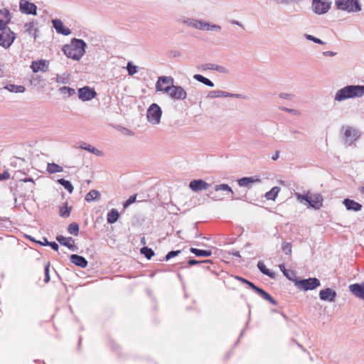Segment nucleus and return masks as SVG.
<instances>
[{"instance_id":"f257e3e1","label":"nucleus","mask_w":364,"mask_h":364,"mask_svg":"<svg viewBox=\"0 0 364 364\" xmlns=\"http://www.w3.org/2000/svg\"><path fill=\"white\" fill-rule=\"evenodd\" d=\"M86 46L87 44L83 40L73 38L70 43L63 47V51L68 58L79 60L85 55Z\"/></svg>"},{"instance_id":"f03ea898","label":"nucleus","mask_w":364,"mask_h":364,"mask_svg":"<svg viewBox=\"0 0 364 364\" xmlns=\"http://www.w3.org/2000/svg\"><path fill=\"white\" fill-rule=\"evenodd\" d=\"M363 95L364 85H347L336 92L334 99L341 102L350 98L360 97Z\"/></svg>"},{"instance_id":"7ed1b4c3","label":"nucleus","mask_w":364,"mask_h":364,"mask_svg":"<svg viewBox=\"0 0 364 364\" xmlns=\"http://www.w3.org/2000/svg\"><path fill=\"white\" fill-rule=\"evenodd\" d=\"M164 92L173 100H183L187 97V92L183 87L174 84L164 87Z\"/></svg>"},{"instance_id":"20e7f679","label":"nucleus","mask_w":364,"mask_h":364,"mask_svg":"<svg viewBox=\"0 0 364 364\" xmlns=\"http://www.w3.org/2000/svg\"><path fill=\"white\" fill-rule=\"evenodd\" d=\"M16 33L11 30L9 27H4L0 30V46L8 49L9 48L15 39Z\"/></svg>"},{"instance_id":"39448f33","label":"nucleus","mask_w":364,"mask_h":364,"mask_svg":"<svg viewBox=\"0 0 364 364\" xmlns=\"http://www.w3.org/2000/svg\"><path fill=\"white\" fill-rule=\"evenodd\" d=\"M294 285L301 291L313 290L321 285L320 281L317 278H309L304 279L294 280Z\"/></svg>"},{"instance_id":"423d86ee","label":"nucleus","mask_w":364,"mask_h":364,"mask_svg":"<svg viewBox=\"0 0 364 364\" xmlns=\"http://www.w3.org/2000/svg\"><path fill=\"white\" fill-rule=\"evenodd\" d=\"M162 111L161 107L156 103H153L147 109L146 117L148 121L152 124L160 123Z\"/></svg>"},{"instance_id":"0eeeda50","label":"nucleus","mask_w":364,"mask_h":364,"mask_svg":"<svg viewBox=\"0 0 364 364\" xmlns=\"http://www.w3.org/2000/svg\"><path fill=\"white\" fill-rule=\"evenodd\" d=\"M208 98L213 99L217 97H232L246 100L247 97L242 94L230 93L223 90H211L208 93Z\"/></svg>"},{"instance_id":"6e6552de","label":"nucleus","mask_w":364,"mask_h":364,"mask_svg":"<svg viewBox=\"0 0 364 364\" xmlns=\"http://www.w3.org/2000/svg\"><path fill=\"white\" fill-rule=\"evenodd\" d=\"M331 7V2L322 0H313L312 9L317 14H323L328 12Z\"/></svg>"},{"instance_id":"1a4fd4ad","label":"nucleus","mask_w":364,"mask_h":364,"mask_svg":"<svg viewBox=\"0 0 364 364\" xmlns=\"http://www.w3.org/2000/svg\"><path fill=\"white\" fill-rule=\"evenodd\" d=\"M19 10L25 14L36 15L37 6L35 4L31 3L27 0H21L19 3Z\"/></svg>"},{"instance_id":"9d476101","label":"nucleus","mask_w":364,"mask_h":364,"mask_svg":"<svg viewBox=\"0 0 364 364\" xmlns=\"http://www.w3.org/2000/svg\"><path fill=\"white\" fill-rule=\"evenodd\" d=\"M97 95L93 88L88 86L83 87L78 90V97L82 101H89L95 98Z\"/></svg>"},{"instance_id":"9b49d317","label":"nucleus","mask_w":364,"mask_h":364,"mask_svg":"<svg viewBox=\"0 0 364 364\" xmlns=\"http://www.w3.org/2000/svg\"><path fill=\"white\" fill-rule=\"evenodd\" d=\"M345 143L350 146L360 137L359 132L350 127L346 129L344 133Z\"/></svg>"},{"instance_id":"f8f14e48","label":"nucleus","mask_w":364,"mask_h":364,"mask_svg":"<svg viewBox=\"0 0 364 364\" xmlns=\"http://www.w3.org/2000/svg\"><path fill=\"white\" fill-rule=\"evenodd\" d=\"M209 187L210 184L202 179L193 180L189 183V188L195 192L207 190Z\"/></svg>"},{"instance_id":"ddd939ff","label":"nucleus","mask_w":364,"mask_h":364,"mask_svg":"<svg viewBox=\"0 0 364 364\" xmlns=\"http://www.w3.org/2000/svg\"><path fill=\"white\" fill-rule=\"evenodd\" d=\"M336 291L333 290L331 288H326L324 289H321L319 292V297L323 301H326L329 302H332L335 301L336 297Z\"/></svg>"},{"instance_id":"4468645a","label":"nucleus","mask_w":364,"mask_h":364,"mask_svg":"<svg viewBox=\"0 0 364 364\" xmlns=\"http://www.w3.org/2000/svg\"><path fill=\"white\" fill-rule=\"evenodd\" d=\"M52 24L56 32L64 36H68L71 33L70 28L65 27L60 19H53Z\"/></svg>"},{"instance_id":"2eb2a0df","label":"nucleus","mask_w":364,"mask_h":364,"mask_svg":"<svg viewBox=\"0 0 364 364\" xmlns=\"http://www.w3.org/2000/svg\"><path fill=\"white\" fill-rule=\"evenodd\" d=\"M323 196L319 193H316L310 196V199L308 203L311 208L315 210H318L323 206Z\"/></svg>"},{"instance_id":"dca6fc26","label":"nucleus","mask_w":364,"mask_h":364,"mask_svg":"<svg viewBox=\"0 0 364 364\" xmlns=\"http://www.w3.org/2000/svg\"><path fill=\"white\" fill-rule=\"evenodd\" d=\"M349 290L355 296L364 300V282L361 284L355 283L350 284Z\"/></svg>"},{"instance_id":"f3484780","label":"nucleus","mask_w":364,"mask_h":364,"mask_svg":"<svg viewBox=\"0 0 364 364\" xmlns=\"http://www.w3.org/2000/svg\"><path fill=\"white\" fill-rule=\"evenodd\" d=\"M56 240L60 245L67 247L73 252L76 251L77 247L75 245V240L72 237H65L63 235H58L56 237Z\"/></svg>"},{"instance_id":"a211bd4d","label":"nucleus","mask_w":364,"mask_h":364,"mask_svg":"<svg viewBox=\"0 0 364 364\" xmlns=\"http://www.w3.org/2000/svg\"><path fill=\"white\" fill-rule=\"evenodd\" d=\"M31 68L34 73L38 71L46 72L48 70V62L45 60L33 61L31 65Z\"/></svg>"},{"instance_id":"6ab92c4d","label":"nucleus","mask_w":364,"mask_h":364,"mask_svg":"<svg viewBox=\"0 0 364 364\" xmlns=\"http://www.w3.org/2000/svg\"><path fill=\"white\" fill-rule=\"evenodd\" d=\"M174 80L172 77L168 76H161L159 77L156 83V90L158 92H163L164 87L162 86L164 84H167L168 85H173Z\"/></svg>"},{"instance_id":"aec40b11","label":"nucleus","mask_w":364,"mask_h":364,"mask_svg":"<svg viewBox=\"0 0 364 364\" xmlns=\"http://www.w3.org/2000/svg\"><path fill=\"white\" fill-rule=\"evenodd\" d=\"M37 25L38 23L36 21H31L25 23L23 26L25 31L34 39L36 38V33L38 32Z\"/></svg>"},{"instance_id":"412c9836","label":"nucleus","mask_w":364,"mask_h":364,"mask_svg":"<svg viewBox=\"0 0 364 364\" xmlns=\"http://www.w3.org/2000/svg\"><path fill=\"white\" fill-rule=\"evenodd\" d=\"M70 262L73 263L75 265L82 268H85L87 266V261L86 260V259L84 257L78 255H71Z\"/></svg>"},{"instance_id":"4be33fe9","label":"nucleus","mask_w":364,"mask_h":364,"mask_svg":"<svg viewBox=\"0 0 364 364\" xmlns=\"http://www.w3.org/2000/svg\"><path fill=\"white\" fill-rule=\"evenodd\" d=\"M260 181V178L257 176L243 177L237 181V183L242 187H249L251 183H259Z\"/></svg>"},{"instance_id":"5701e85b","label":"nucleus","mask_w":364,"mask_h":364,"mask_svg":"<svg viewBox=\"0 0 364 364\" xmlns=\"http://www.w3.org/2000/svg\"><path fill=\"white\" fill-rule=\"evenodd\" d=\"M343 204L348 210L359 211L362 209L360 203L349 198L344 199Z\"/></svg>"},{"instance_id":"b1692460","label":"nucleus","mask_w":364,"mask_h":364,"mask_svg":"<svg viewBox=\"0 0 364 364\" xmlns=\"http://www.w3.org/2000/svg\"><path fill=\"white\" fill-rule=\"evenodd\" d=\"M80 148L88 151L89 152L95 154L96 156H102L103 153L98 150L97 149L95 148L94 146H92L90 144H86L85 142H82L80 145Z\"/></svg>"},{"instance_id":"393cba45","label":"nucleus","mask_w":364,"mask_h":364,"mask_svg":"<svg viewBox=\"0 0 364 364\" xmlns=\"http://www.w3.org/2000/svg\"><path fill=\"white\" fill-rule=\"evenodd\" d=\"M119 213L117 209L112 208L108 213L107 220L109 224H113L117 221Z\"/></svg>"},{"instance_id":"a878e982","label":"nucleus","mask_w":364,"mask_h":364,"mask_svg":"<svg viewBox=\"0 0 364 364\" xmlns=\"http://www.w3.org/2000/svg\"><path fill=\"white\" fill-rule=\"evenodd\" d=\"M257 266L262 274L269 277L270 278H275L276 274L273 272H271L269 269H267L263 262H258Z\"/></svg>"},{"instance_id":"bb28decb","label":"nucleus","mask_w":364,"mask_h":364,"mask_svg":"<svg viewBox=\"0 0 364 364\" xmlns=\"http://www.w3.org/2000/svg\"><path fill=\"white\" fill-rule=\"evenodd\" d=\"M4 89L11 92L23 93L25 92L26 88L23 85H16L14 84H9L4 87Z\"/></svg>"},{"instance_id":"cd10ccee","label":"nucleus","mask_w":364,"mask_h":364,"mask_svg":"<svg viewBox=\"0 0 364 364\" xmlns=\"http://www.w3.org/2000/svg\"><path fill=\"white\" fill-rule=\"evenodd\" d=\"M214 189L215 191H228V192L232 194V196H231L232 200H235V199L237 200V199L240 198L239 197L234 196V192H233L232 189L228 184L216 185V186H215Z\"/></svg>"},{"instance_id":"c85d7f7f","label":"nucleus","mask_w":364,"mask_h":364,"mask_svg":"<svg viewBox=\"0 0 364 364\" xmlns=\"http://www.w3.org/2000/svg\"><path fill=\"white\" fill-rule=\"evenodd\" d=\"M190 252L193 254H194L197 257H210L212 255V251L211 250H200L195 247H191L190 249Z\"/></svg>"},{"instance_id":"c756f323","label":"nucleus","mask_w":364,"mask_h":364,"mask_svg":"<svg viewBox=\"0 0 364 364\" xmlns=\"http://www.w3.org/2000/svg\"><path fill=\"white\" fill-rule=\"evenodd\" d=\"M193 79L208 86V87H214V83L210 80H209L208 78L204 77L203 75H200V74H195L193 76Z\"/></svg>"},{"instance_id":"7c9ffc66","label":"nucleus","mask_w":364,"mask_h":364,"mask_svg":"<svg viewBox=\"0 0 364 364\" xmlns=\"http://www.w3.org/2000/svg\"><path fill=\"white\" fill-rule=\"evenodd\" d=\"M85 200L90 203L95 200H99L100 198V193L97 190H91L85 196Z\"/></svg>"},{"instance_id":"2f4dec72","label":"nucleus","mask_w":364,"mask_h":364,"mask_svg":"<svg viewBox=\"0 0 364 364\" xmlns=\"http://www.w3.org/2000/svg\"><path fill=\"white\" fill-rule=\"evenodd\" d=\"M46 170L49 173H55L62 172L63 168L62 166H59L55 163H48L47 164Z\"/></svg>"},{"instance_id":"473e14b6","label":"nucleus","mask_w":364,"mask_h":364,"mask_svg":"<svg viewBox=\"0 0 364 364\" xmlns=\"http://www.w3.org/2000/svg\"><path fill=\"white\" fill-rule=\"evenodd\" d=\"M279 191H280V188L277 187V186H274L269 191L266 193L265 198L267 200H274Z\"/></svg>"},{"instance_id":"72a5a7b5","label":"nucleus","mask_w":364,"mask_h":364,"mask_svg":"<svg viewBox=\"0 0 364 364\" xmlns=\"http://www.w3.org/2000/svg\"><path fill=\"white\" fill-rule=\"evenodd\" d=\"M59 92L65 95L66 97H69L75 94V90L70 87L63 86L59 88Z\"/></svg>"},{"instance_id":"f704fd0d","label":"nucleus","mask_w":364,"mask_h":364,"mask_svg":"<svg viewBox=\"0 0 364 364\" xmlns=\"http://www.w3.org/2000/svg\"><path fill=\"white\" fill-rule=\"evenodd\" d=\"M58 183L63 186L70 193H73V186L69 181L64 178H60L58 180Z\"/></svg>"},{"instance_id":"c9c22d12","label":"nucleus","mask_w":364,"mask_h":364,"mask_svg":"<svg viewBox=\"0 0 364 364\" xmlns=\"http://www.w3.org/2000/svg\"><path fill=\"white\" fill-rule=\"evenodd\" d=\"M140 252L144 255L147 259H151V258L154 255V250L148 247H143L141 248Z\"/></svg>"},{"instance_id":"e433bc0d","label":"nucleus","mask_w":364,"mask_h":364,"mask_svg":"<svg viewBox=\"0 0 364 364\" xmlns=\"http://www.w3.org/2000/svg\"><path fill=\"white\" fill-rule=\"evenodd\" d=\"M68 232L73 235L77 236L79 233V225L77 223H72L69 225Z\"/></svg>"},{"instance_id":"4c0bfd02","label":"nucleus","mask_w":364,"mask_h":364,"mask_svg":"<svg viewBox=\"0 0 364 364\" xmlns=\"http://www.w3.org/2000/svg\"><path fill=\"white\" fill-rule=\"evenodd\" d=\"M71 208L68 207L67 204L60 208V215L63 218H68L70 216Z\"/></svg>"},{"instance_id":"58836bf2","label":"nucleus","mask_w":364,"mask_h":364,"mask_svg":"<svg viewBox=\"0 0 364 364\" xmlns=\"http://www.w3.org/2000/svg\"><path fill=\"white\" fill-rule=\"evenodd\" d=\"M201 20L194 19V18H187L183 22L184 23L187 24L188 26L198 29L199 23Z\"/></svg>"},{"instance_id":"ea45409f","label":"nucleus","mask_w":364,"mask_h":364,"mask_svg":"<svg viewBox=\"0 0 364 364\" xmlns=\"http://www.w3.org/2000/svg\"><path fill=\"white\" fill-rule=\"evenodd\" d=\"M291 244L288 242H283L282 244V250L284 253L287 255H290L291 254Z\"/></svg>"},{"instance_id":"a19ab883","label":"nucleus","mask_w":364,"mask_h":364,"mask_svg":"<svg viewBox=\"0 0 364 364\" xmlns=\"http://www.w3.org/2000/svg\"><path fill=\"white\" fill-rule=\"evenodd\" d=\"M127 69L129 75H134L138 72V67L133 65L132 62H128Z\"/></svg>"},{"instance_id":"79ce46f5","label":"nucleus","mask_w":364,"mask_h":364,"mask_svg":"<svg viewBox=\"0 0 364 364\" xmlns=\"http://www.w3.org/2000/svg\"><path fill=\"white\" fill-rule=\"evenodd\" d=\"M304 38L309 41H313L315 43H317V44H324L325 43L321 41L320 38H318L312 35H310V34H307V33H305L304 35Z\"/></svg>"},{"instance_id":"37998d69","label":"nucleus","mask_w":364,"mask_h":364,"mask_svg":"<svg viewBox=\"0 0 364 364\" xmlns=\"http://www.w3.org/2000/svg\"><path fill=\"white\" fill-rule=\"evenodd\" d=\"M294 196L296 198L297 200H299L300 203H302L304 200L309 203V200L310 199V196L309 194L303 195L296 192L294 193Z\"/></svg>"},{"instance_id":"c03bdc74","label":"nucleus","mask_w":364,"mask_h":364,"mask_svg":"<svg viewBox=\"0 0 364 364\" xmlns=\"http://www.w3.org/2000/svg\"><path fill=\"white\" fill-rule=\"evenodd\" d=\"M38 243L43 246H50L55 251H58L59 248L58 245L55 242L46 241V243H42L41 241H38Z\"/></svg>"},{"instance_id":"a18cd8bd","label":"nucleus","mask_w":364,"mask_h":364,"mask_svg":"<svg viewBox=\"0 0 364 364\" xmlns=\"http://www.w3.org/2000/svg\"><path fill=\"white\" fill-rule=\"evenodd\" d=\"M181 250H171L167 253L164 259L166 261H168L171 258L178 256L181 253Z\"/></svg>"},{"instance_id":"49530a36","label":"nucleus","mask_w":364,"mask_h":364,"mask_svg":"<svg viewBox=\"0 0 364 364\" xmlns=\"http://www.w3.org/2000/svg\"><path fill=\"white\" fill-rule=\"evenodd\" d=\"M211 260L210 259H206V260H203V261H198L196 259H191L188 261V264L189 266H193V265H196V264H200V263H211Z\"/></svg>"},{"instance_id":"de8ad7c7","label":"nucleus","mask_w":364,"mask_h":364,"mask_svg":"<svg viewBox=\"0 0 364 364\" xmlns=\"http://www.w3.org/2000/svg\"><path fill=\"white\" fill-rule=\"evenodd\" d=\"M136 195H132L131 196L128 200H127L124 204H123V206L124 208H127L128 206H129L131 204L134 203L135 201H136Z\"/></svg>"},{"instance_id":"09e8293b","label":"nucleus","mask_w":364,"mask_h":364,"mask_svg":"<svg viewBox=\"0 0 364 364\" xmlns=\"http://www.w3.org/2000/svg\"><path fill=\"white\" fill-rule=\"evenodd\" d=\"M282 111H284V112H289L291 114H294V115H299L300 114V112L297 109H290V108H287V107H282L279 108Z\"/></svg>"},{"instance_id":"8fccbe9b","label":"nucleus","mask_w":364,"mask_h":364,"mask_svg":"<svg viewBox=\"0 0 364 364\" xmlns=\"http://www.w3.org/2000/svg\"><path fill=\"white\" fill-rule=\"evenodd\" d=\"M215 65L216 64H214V63H205V64L202 65L200 67V68L202 70H215Z\"/></svg>"},{"instance_id":"3c124183","label":"nucleus","mask_w":364,"mask_h":364,"mask_svg":"<svg viewBox=\"0 0 364 364\" xmlns=\"http://www.w3.org/2000/svg\"><path fill=\"white\" fill-rule=\"evenodd\" d=\"M215 70L220 73H229V70L225 67L219 65H215Z\"/></svg>"},{"instance_id":"603ef678","label":"nucleus","mask_w":364,"mask_h":364,"mask_svg":"<svg viewBox=\"0 0 364 364\" xmlns=\"http://www.w3.org/2000/svg\"><path fill=\"white\" fill-rule=\"evenodd\" d=\"M280 270L282 272V273L284 274V275L288 278L289 279H291V276H290V274H289V271H288L285 267H284V264H279V266Z\"/></svg>"},{"instance_id":"864d4df0","label":"nucleus","mask_w":364,"mask_h":364,"mask_svg":"<svg viewBox=\"0 0 364 364\" xmlns=\"http://www.w3.org/2000/svg\"><path fill=\"white\" fill-rule=\"evenodd\" d=\"M49 268H50V264H46L45 267V279H44V282L46 283H48L50 281Z\"/></svg>"},{"instance_id":"5fc2aeb1","label":"nucleus","mask_w":364,"mask_h":364,"mask_svg":"<svg viewBox=\"0 0 364 364\" xmlns=\"http://www.w3.org/2000/svg\"><path fill=\"white\" fill-rule=\"evenodd\" d=\"M279 97L284 100H291L294 95L290 93L282 92L279 94Z\"/></svg>"},{"instance_id":"6e6d98bb","label":"nucleus","mask_w":364,"mask_h":364,"mask_svg":"<svg viewBox=\"0 0 364 364\" xmlns=\"http://www.w3.org/2000/svg\"><path fill=\"white\" fill-rule=\"evenodd\" d=\"M199 26H200V27H198L199 30L208 31L209 23L200 21V22L199 23Z\"/></svg>"},{"instance_id":"4d7b16f0","label":"nucleus","mask_w":364,"mask_h":364,"mask_svg":"<svg viewBox=\"0 0 364 364\" xmlns=\"http://www.w3.org/2000/svg\"><path fill=\"white\" fill-rule=\"evenodd\" d=\"M221 29V26L217 24H210L209 23L208 31H220Z\"/></svg>"},{"instance_id":"13d9d810","label":"nucleus","mask_w":364,"mask_h":364,"mask_svg":"<svg viewBox=\"0 0 364 364\" xmlns=\"http://www.w3.org/2000/svg\"><path fill=\"white\" fill-rule=\"evenodd\" d=\"M9 177H10V174L7 171H4L2 173H0V181H4L6 179H9Z\"/></svg>"},{"instance_id":"bf43d9fd","label":"nucleus","mask_w":364,"mask_h":364,"mask_svg":"<svg viewBox=\"0 0 364 364\" xmlns=\"http://www.w3.org/2000/svg\"><path fill=\"white\" fill-rule=\"evenodd\" d=\"M348 4H349L350 11H353V12H358V11H355L354 10V9L356 8L355 3H354V1H349V2H348Z\"/></svg>"},{"instance_id":"052dcab7","label":"nucleus","mask_w":364,"mask_h":364,"mask_svg":"<svg viewBox=\"0 0 364 364\" xmlns=\"http://www.w3.org/2000/svg\"><path fill=\"white\" fill-rule=\"evenodd\" d=\"M255 291L262 298L264 297V295L266 293V291L264 289H262L258 287H257V289H255Z\"/></svg>"},{"instance_id":"680f3d73","label":"nucleus","mask_w":364,"mask_h":364,"mask_svg":"<svg viewBox=\"0 0 364 364\" xmlns=\"http://www.w3.org/2000/svg\"><path fill=\"white\" fill-rule=\"evenodd\" d=\"M255 291L262 298L264 297V295L266 293V291L264 289H262L258 287H257V289H255Z\"/></svg>"},{"instance_id":"e2e57ef3","label":"nucleus","mask_w":364,"mask_h":364,"mask_svg":"<svg viewBox=\"0 0 364 364\" xmlns=\"http://www.w3.org/2000/svg\"><path fill=\"white\" fill-rule=\"evenodd\" d=\"M255 291L262 298L264 297V295L266 293V291L264 289H262L258 287H257V289H255Z\"/></svg>"},{"instance_id":"0e129e2a","label":"nucleus","mask_w":364,"mask_h":364,"mask_svg":"<svg viewBox=\"0 0 364 364\" xmlns=\"http://www.w3.org/2000/svg\"><path fill=\"white\" fill-rule=\"evenodd\" d=\"M22 181L23 182H31L32 183V186L31 187V192H33V188H34V181H33V179L32 178H25L23 179H21Z\"/></svg>"},{"instance_id":"69168bd1","label":"nucleus","mask_w":364,"mask_h":364,"mask_svg":"<svg viewBox=\"0 0 364 364\" xmlns=\"http://www.w3.org/2000/svg\"><path fill=\"white\" fill-rule=\"evenodd\" d=\"M265 300L269 301L271 304H272L274 305L277 304V301L270 294H269V296L267 297V299Z\"/></svg>"},{"instance_id":"338daca9","label":"nucleus","mask_w":364,"mask_h":364,"mask_svg":"<svg viewBox=\"0 0 364 364\" xmlns=\"http://www.w3.org/2000/svg\"><path fill=\"white\" fill-rule=\"evenodd\" d=\"M322 54L324 56H335L336 53L333 51H324Z\"/></svg>"},{"instance_id":"774afa93","label":"nucleus","mask_w":364,"mask_h":364,"mask_svg":"<svg viewBox=\"0 0 364 364\" xmlns=\"http://www.w3.org/2000/svg\"><path fill=\"white\" fill-rule=\"evenodd\" d=\"M56 82L58 83H66V80L60 75H57Z\"/></svg>"}]
</instances>
